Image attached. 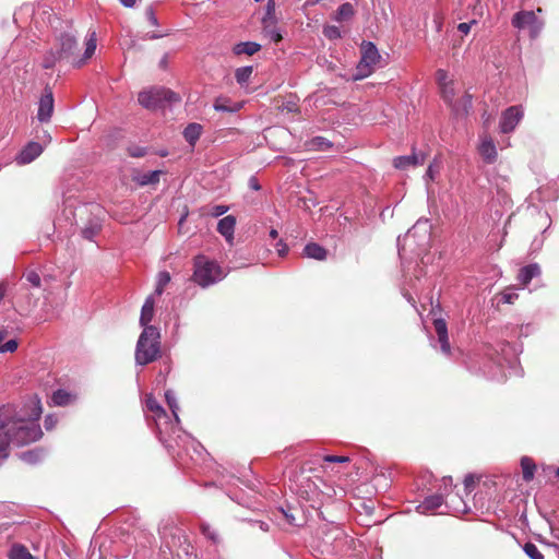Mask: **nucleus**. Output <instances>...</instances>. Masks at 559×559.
I'll use <instances>...</instances> for the list:
<instances>
[{
  "label": "nucleus",
  "instance_id": "46",
  "mask_svg": "<svg viewBox=\"0 0 559 559\" xmlns=\"http://www.w3.org/2000/svg\"><path fill=\"white\" fill-rule=\"evenodd\" d=\"M17 348L16 340H9L0 346V353H13Z\"/></svg>",
  "mask_w": 559,
  "mask_h": 559
},
{
  "label": "nucleus",
  "instance_id": "29",
  "mask_svg": "<svg viewBox=\"0 0 559 559\" xmlns=\"http://www.w3.org/2000/svg\"><path fill=\"white\" fill-rule=\"evenodd\" d=\"M355 14L354 7L349 2L341 4L336 11L334 19L338 22L349 20Z\"/></svg>",
  "mask_w": 559,
  "mask_h": 559
},
{
  "label": "nucleus",
  "instance_id": "45",
  "mask_svg": "<svg viewBox=\"0 0 559 559\" xmlns=\"http://www.w3.org/2000/svg\"><path fill=\"white\" fill-rule=\"evenodd\" d=\"M25 277H26L27 282L29 284H32V286H34V287H39L40 286L41 280H40V276H39V274L37 272L31 271V272H28L25 275Z\"/></svg>",
  "mask_w": 559,
  "mask_h": 559
},
{
  "label": "nucleus",
  "instance_id": "52",
  "mask_svg": "<svg viewBox=\"0 0 559 559\" xmlns=\"http://www.w3.org/2000/svg\"><path fill=\"white\" fill-rule=\"evenodd\" d=\"M518 298V294L513 290L511 292H504L502 294V301L506 304H512Z\"/></svg>",
  "mask_w": 559,
  "mask_h": 559
},
{
  "label": "nucleus",
  "instance_id": "14",
  "mask_svg": "<svg viewBox=\"0 0 559 559\" xmlns=\"http://www.w3.org/2000/svg\"><path fill=\"white\" fill-rule=\"evenodd\" d=\"M59 49L56 50L63 59L73 55L76 49L78 41L74 35L64 33L59 37Z\"/></svg>",
  "mask_w": 559,
  "mask_h": 559
},
{
  "label": "nucleus",
  "instance_id": "17",
  "mask_svg": "<svg viewBox=\"0 0 559 559\" xmlns=\"http://www.w3.org/2000/svg\"><path fill=\"white\" fill-rule=\"evenodd\" d=\"M242 103H234L229 98L219 96L214 100L213 108L216 111L235 114L242 108Z\"/></svg>",
  "mask_w": 559,
  "mask_h": 559
},
{
  "label": "nucleus",
  "instance_id": "3",
  "mask_svg": "<svg viewBox=\"0 0 559 559\" xmlns=\"http://www.w3.org/2000/svg\"><path fill=\"white\" fill-rule=\"evenodd\" d=\"M194 271L192 280L199 286L206 288L221 282L226 273L215 261L210 260L205 255H197L194 258Z\"/></svg>",
  "mask_w": 559,
  "mask_h": 559
},
{
  "label": "nucleus",
  "instance_id": "22",
  "mask_svg": "<svg viewBox=\"0 0 559 559\" xmlns=\"http://www.w3.org/2000/svg\"><path fill=\"white\" fill-rule=\"evenodd\" d=\"M326 250L319 243L310 242L307 243L304 248L305 257L309 259H314L318 261H323L326 258Z\"/></svg>",
  "mask_w": 559,
  "mask_h": 559
},
{
  "label": "nucleus",
  "instance_id": "51",
  "mask_svg": "<svg viewBox=\"0 0 559 559\" xmlns=\"http://www.w3.org/2000/svg\"><path fill=\"white\" fill-rule=\"evenodd\" d=\"M145 15L151 25H153V26L158 25V20L156 17L155 12L152 7L146 9Z\"/></svg>",
  "mask_w": 559,
  "mask_h": 559
},
{
  "label": "nucleus",
  "instance_id": "35",
  "mask_svg": "<svg viewBox=\"0 0 559 559\" xmlns=\"http://www.w3.org/2000/svg\"><path fill=\"white\" fill-rule=\"evenodd\" d=\"M170 282V275L168 272L166 271H163V272H159L158 275H157V281H156V287H155V294L157 296H160L164 292V288L165 286Z\"/></svg>",
  "mask_w": 559,
  "mask_h": 559
},
{
  "label": "nucleus",
  "instance_id": "42",
  "mask_svg": "<svg viewBox=\"0 0 559 559\" xmlns=\"http://www.w3.org/2000/svg\"><path fill=\"white\" fill-rule=\"evenodd\" d=\"M439 170L440 165L436 160L430 163L424 177L425 180H435L436 176L439 174Z\"/></svg>",
  "mask_w": 559,
  "mask_h": 559
},
{
  "label": "nucleus",
  "instance_id": "53",
  "mask_svg": "<svg viewBox=\"0 0 559 559\" xmlns=\"http://www.w3.org/2000/svg\"><path fill=\"white\" fill-rule=\"evenodd\" d=\"M475 23H476L475 21H472L469 23H460L457 25V29L462 34L467 35L469 33V31H471L472 25L475 24Z\"/></svg>",
  "mask_w": 559,
  "mask_h": 559
},
{
  "label": "nucleus",
  "instance_id": "61",
  "mask_svg": "<svg viewBox=\"0 0 559 559\" xmlns=\"http://www.w3.org/2000/svg\"><path fill=\"white\" fill-rule=\"evenodd\" d=\"M249 186L253 190H259L260 189V185H259L258 180L254 177L250 178Z\"/></svg>",
  "mask_w": 559,
  "mask_h": 559
},
{
  "label": "nucleus",
  "instance_id": "50",
  "mask_svg": "<svg viewBox=\"0 0 559 559\" xmlns=\"http://www.w3.org/2000/svg\"><path fill=\"white\" fill-rule=\"evenodd\" d=\"M128 153L132 157H143L146 154V148L141 146L128 147Z\"/></svg>",
  "mask_w": 559,
  "mask_h": 559
},
{
  "label": "nucleus",
  "instance_id": "20",
  "mask_svg": "<svg viewBox=\"0 0 559 559\" xmlns=\"http://www.w3.org/2000/svg\"><path fill=\"white\" fill-rule=\"evenodd\" d=\"M261 49V45L255 41H241L237 43L233 47V52L236 56L248 55L252 56Z\"/></svg>",
  "mask_w": 559,
  "mask_h": 559
},
{
  "label": "nucleus",
  "instance_id": "27",
  "mask_svg": "<svg viewBox=\"0 0 559 559\" xmlns=\"http://www.w3.org/2000/svg\"><path fill=\"white\" fill-rule=\"evenodd\" d=\"M307 146L312 151L325 152L333 146V143L323 136H314L307 143Z\"/></svg>",
  "mask_w": 559,
  "mask_h": 559
},
{
  "label": "nucleus",
  "instance_id": "63",
  "mask_svg": "<svg viewBox=\"0 0 559 559\" xmlns=\"http://www.w3.org/2000/svg\"><path fill=\"white\" fill-rule=\"evenodd\" d=\"M5 335H7V332H5V331H0V343H2V341H3V340H4V337H5ZM1 345H2V344H0V346H1Z\"/></svg>",
  "mask_w": 559,
  "mask_h": 559
},
{
  "label": "nucleus",
  "instance_id": "38",
  "mask_svg": "<svg viewBox=\"0 0 559 559\" xmlns=\"http://www.w3.org/2000/svg\"><path fill=\"white\" fill-rule=\"evenodd\" d=\"M99 230L100 224L90 223L82 229V236L87 240H93V238L99 233Z\"/></svg>",
  "mask_w": 559,
  "mask_h": 559
},
{
  "label": "nucleus",
  "instance_id": "44",
  "mask_svg": "<svg viewBox=\"0 0 559 559\" xmlns=\"http://www.w3.org/2000/svg\"><path fill=\"white\" fill-rule=\"evenodd\" d=\"M478 481V477L469 474L464 478V488L467 493L472 492L476 487V483Z\"/></svg>",
  "mask_w": 559,
  "mask_h": 559
},
{
  "label": "nucleus",
  "instance_id": "5",
  "mask_svg": "<svg viewBox=\"0 0 559 559\" xmlns=\"http://www.w3.org/2000/svg\"><path fill=\"white\" fill-rule=\"evenodd\" d=\"M179 100V95L166 87H151L138 95L139 104L146 109H157L165 103H177Z\"/></svg>",
  "mask_w": 559,
  "mask_h": 559
},
{
  "label": "nucleus",
  "instance_id": "62",
  "mask_svg": "<svg viewBox=\"0 0 559 559\" xmlns=\"http://www.w3.org/2000/svg\"><path fill=\"white\" fill-rule=\"evenodd\" d=\"M277 236H278V233H277V230H276V229H274V228H273V229H271V230H270V237H271L272 239H276V238H277Z\"/></svg>",
  "mask_w": 559,
  "mask_h": 559
},
{
  "label": "nucleus",
  "instance_id": "12",
  "mask_svg": "<svg viewBox=\"0 0 559 559\" xmlns=\"http://www.w3.org/2000/svg\"><path fill=\"white\" fill-rule=\"evenodd\" d=\"M433 328L438 336V343L440 345V352L445 355L450 356L451 354V346L449 343V336H448V326L443 319H436L433 320Z\"/></svg>",
  "mask_w": 559,
  "mask_h": 559
},
{
  "label": "nucleus",
  "instance_id": "4",
  "mask_svg": "<svg viewBox=\"0 0 559 559\" xmlns=\"http://www.w3.org/2000/svg\"><path fill=\"white\" fill-rule=\"evenodd\" d=\"M360 60L353 75L354 81H360L370 76L381 60L379 50L372 41L364 40L360 45Z\"/></svg>",
  "mask_w": 559,
  "mask_h": 559
},
{
  "label": "nucleus",
  "instance_id": "13",
  "mask_svg": "<svg viewBox=\"0 0 559 559\" xmlns=\"http://www.w3.org/2000/svg\"><path fill=\"white\" fill-rule=\"evenodd\" d=\"M478 152L487 164H492L497 159V148L490 136H484L478 146Z\"/></svg>",
  "mask_w": 559,
  "mask_h": 559
},
{
  "label": "nucleus",
  "instance_id": "56",
  "mask_svg": "<svg viewBox=\"0 0 559 559\" xmlns=\"http://www.w3.org/2000/svg\"><path fill=\"white\" fill-rule=\"evenodd\" d=\"M511 348V345L509 343H503L501 347V358H498L497 362L499 365H502V360H508L507 358V352Z\"/></svg>",
  "mask_w": 559,
  "mask_h": 559
},
{
  "label": "nucleus",
  "instance_id": "49",
  "mask_svg": "<svg viewBox=\"0 0 559 559\" xmlns=\"http://www.w3.org/2000/svg\"><path fill=\"white\" fill-rule=\"evenodd\" d=\"M227 211H228V206L227 205L217 204V205H214L211 209L210 214L213 217H219V216L224 215Z\"/></svg>",
  "mask_w": 559,
  "mask_h": 559
},
{
  "label": "nucleus",
  "instance_id": "11",
  "mask_svg": "<svg viewBox=\"0 0 559 559\" xmlns=\"http://www.w3.org/2000/svg\"><path fill=\"white\" fill-rule=\"evenodd\" d=\"M426 155L424 153H416L413 151L411 155L397 156L393 159V165L396 169L406 170L409 167L424 164Z\"/></svg>",
  "mask_w": 559,
  "mask_h": 559
},
{
  "label": "nucleus",
  "instance_id": "64",
  "mask_svg": "<svg viewBox=\"0 0 559 559\" xmlns=\"http://www.w3.org/2000/svg\"><path fill=\"white\" fill-rule=\"evenodd\" d=\"M44 139L45 143H49L51 141V136L48 133H45Z\"/></svg>",
  "mask_w": 559,
  "mask_h": 559
},
{
  "label": "nucleus",
  "instance_id": "7",
  "mask_svg": "<svg viewBox=\"0 0 559 559\" xmlns=\"http://www.w3.org/2000/svg\"><path fill=\"white\" fill-rule=\"evenodd\" d=\"M524 117V109L521 105L510 106L502 111L499 130L501 133L508 134L515 130L518 124Z\"/></svg>",
  "mask_w": 559,
  "mask_h": 559
},
{
  "label": "nucleus",
  "instance_id": "1",
  "mask_svg": "<svg viewBox=\"0 0 559 559\" xmlns=\"http://www.w3.org/2000/svg\"><path fill=\"white\" fill-rule=\"evenodd\" d=\"M43 437L37 421H0V460L5 459L11 443L22 447Z\"/></svg>",
  "mask_w": 559,
  "mask_h": 559
},
{
  "label": "nucleus",
  "instance_id": "18",
  "mask_svg": "<svg viewBox=\"0 0 559 559\" xmlns=\"http://www.w3.org/2000/svg\"><path fill=\"white\" fill-rule=\"evenodd\" d=\"M539 275V265L537 263H531L520 269L518 280L523 286H526L534 277Z\"/></svg>",
  "mask_w": 559,
  "mask_h": 559
},
{
  "label": "nucleus",
  "instance_id": "47",
  "mask_svg": "<svg viewBox=\"0 0 559 559\" xmlns=\"http://www.w3.org/2000/svg\"><path fill=\"white\" fill-rule=\"evenodd\" d=\"M323 462L328 463H349L350 457L349 456H334V455H326L322 457Z\"/></svg>",
  "mask_w": 559,
  "mask_h": 559
},
{
  "label": "nucleus",
  "instance_id": "15",
  "mask_svg": "<svg viewBox=\"0 0 559 559\" xmlns=\"http://www.w3.org/2000/svg\"><path fill=\"white\" fill-rule=\"evenodd\" d=\"M473 97L471 94L465 93L459 100L454 99V103L450 106L453 115L456 118L466 117L472 109Z\"/></svg>",
  "mask_w": 559,
  "mask_h": 559
},
{
  "label": "nucleus",
  "instance_id": "9",
  "mask_svg": "<svg viewBox=\"0 0 559 559\" xmlns=\"http://www.w3.org/2000/svg\"><path fill=\"white\" fill-rule=\"evenodd\" d=\"M55 100L52 91L49 87H46L44 94L39 98L38 109H37V119L39 122L45 123L50 121L51 116L53 114Z\"/></svg>",
  "mask_w": 559,
  "mask_h": 559
},
{
  "label": "nucleus",
  "instance_id": "39",
  "mask_svg": "<svg viewBox=\"0 0 559 559\" xmlns=\"http://www.w3.org/2000/svg\"><path fill=\"white\" fill-rule=\"evenodd\" d=\"M523 550L531 559H545L542 551L531 542L524 544Z\"/></svg>",
  "mask_w": 559,
  "mask_h": 559
},
{
  "label": "nucleus",
  "instance_id": "33",
  "mask_svg": "<svg viewBox=\"0 0 559 559\" xmlns=\"http://www.w3.org/2000/svg\"><path fill=\"white\" fill-rule=\"evenodd\" d=\"M165 399H166L168 407L170 408V411L173 413L174 419H179V414H178L179 405L177 403L176 394L173 391L168 390L165 393Z\"/></svg>",
  "mask_w": 559,
  "mask_h": 559
},
{
  "label": "nucleus",
  "instance_id": "37",
  "mask_svg": "<svg viewBox=\"0 0 559 559\" xmlns=\"http://www.w3.org/2000/svg\"><path fill=\"white\" fill-rule=\"evenodd\" d=\"M443 503V498L441 496H431L429 498H425L421 508L425 510H435L441 507Z\"/></svg>",
  "mask_w": 559,
  "mask_h": 559
},
{
  "label": "nucleus",
  "instance_id": "30",
  "mask_svg": "<svg viewBox=\"0 0 559 559\" xmlns=\"http://www.w3.org/2000/svg\"><path fill=\"white\" fill-rule=\"evenodd\" d=\"M253 72L251 66L240 67L235 71V79L239 85H245L249 82Z\"/></svg>",
  "mask_w": 559,
  "mask_h": 559
},
{
  "label": "nucleus",
  "instance_id": "26",
  "mask_svg": "<svg viewBox=\"0 0 559 559\" xmlns=\"http://www.w3.org/2000/svg\"><path fill=\"white\" fill-rule=\"evenodd\" d=\"M96 41H97L96 32H94V31L90 32L87 34L86 41H85V51L83 55V59L80 60L79 66L83 64L86 60L92 58V56L95 53L96 46H97Z\"/></svg>",
  "mask_w": 559,
  "mask_h": 559
},
{
  "label": "nucleus",
  "instance_id": "58",
  "mask_svg": "<svg viewBox=\"0 0 559 559\" xmlns=\"http://www.w3.org/2000/svg\"><path fill=\"white\" fill-rule=\"evenodd\" d=\"M168 35L167 33L165 34H162V33H148L146 34L145 38L147 39H158V38H162L164 36Z\"/></svg>",
  "mask_w": 559,
  "mask_h": 559
},
{
  "label": "nucleus",
  "instance_id": "48",
  "mask_svg": "<svg viewBox=\"0 0 559 559\" xmlns=\"http://www.w3.org/2000/svg\"><path fill=\"white\" fill-rule=\"evenodd\" d=\"M264 31L267 32L272 40L280 41L282 39V34L280 29L276 27V24L271 25L269 28H264Z\"/></svg>",
  "mask_w": 559,
  "mask_h": 559
},
{
  "label": "nucleus",
  "instance_id": "40",
  "mask_svg": "<svg viewBox=\"0 0 559 559\" xmlns=\"http://www.w3.org/2000/svg\"><path fill=\"white\" fill-rule=\"evenodd\" d=\"M323 34L326 38H329L331 40H335V39H338L342 37V32H341L340 27H337L335 25H326L323 28Z\"/></svg>",
  "mask_w": 559,
  "mask_h": 559
},
{
  "label": "nucleus",
  "instance_id": "8",
  "mask_svg": "<svg viewBox=\"0 0 559 559\" xmlns=\"http://www.w3.org/2000/svg\"><path fill=\"white\" fill-rule=\"evenodd\" d=\"M419 229H423L425 233V240H428V225L427 222L421 223L418 221L411 229L407 230L403 239L401 237L397 238V249H399V255L401 259H403L406 247H411L413 243H416L415 237Z\"/></svg>",
  "mask_w": 559,
  "mask_h": 559
},
{
  "label": "nucleus",
  "instance_id": "2",
  "mask_svg": "<svg viewBox=\"0 0 559 559\" xmlns=\"http://www.w3.org/2000/svg\"><path fill=\"white\" fill-rule=\"evenodd\" d=\"M160 333L156 326H145L139 336L135 347V362L145 366L159 356Z\"/></svg>",
  "mask_w": 559,
  "mask_h": 559
},
{
  "label": "nucleus",
  "instance_id": "24",
  "mask_svg": "<svg viewBox=\"0 0 559 559\" xmlns=\"http://www.w3.org/2000/svg\"><path fill=\"white\" fill-rule=\"evenodd\" d=\"M202 130L200 123H189L183 130V138L191 146H194L202 134Z\"/></svg>",
  "mask_w": 559,
  "mask_h": 559
},
{
  "label": "nucleus",
  "instance_id": "43",
  "mask_svg": "<svg viewBox=\"0 0 559 559\" xmlns=\"http://www.w3.org/2000/svg\"><path fill=\"white\" fill-rule=\"evenodd\" d=\"M436 80L438 82V85L439 87L441 88L442 86L444 85H448L450 84L451 82H453L452 80L449 79L448 76V72L443 69H439L437 72H436Z\"/></svg>",
  "mask_w": 559,
  "mask_h": 559
},
{
  "label": "nucleus",
  "instance_id": "21",
  "mask_svg": "<svg viewBox=\"0 0 559 559\" xmlns=\"http://www.w3.org/2000/svg\"><path fill=\"white\" fill-rule=\"evenodd\" d=\"M75 396L63 389H58L52 392L50 403L55 406H67L74 401Z\"/></svg>",
  "mask_w": 559,
  "mask_h": 559
},
{
  "label": "nucleus",
  "instance_id": "60",
  "mask_svg": "<svg viewBox=\"0 0 559 559\" xmlns=\"http://www.w3.org/2000/svg\"><path fill=\"white\" fill-rule=\"evenodd\" d=\"M126 8H133L136 3V0H118Z\"/></svg>",
  "mask_w": 559,
  "mask_h": 559
},
{
  "label": "nucleus",
  "instance_id": "31",
  "mask_svg": "<svg viewBox=\"0 0 559 559\" xmlns=\"http://www.w3.org/2000/svg\"><path fill=\"white\" fill-rule=\"evenodd\" d=\"M10 559H34L27 548L22 545H15L11 548Z\"/></svg>",
  "mask_w": 559,
  "mask_h": 559
},
{
  "label": "nucleus",
  "instance_id": "32",
  "mask_svg": "<svg viewBox=\"0 0 559 559\" xmlns=\"http://www.w3.org/2000/svg\"><path fill=\"white\" fill-rule=\"evenodd\" d=\"M145 407L147 411L153 412L157 416L165 414V409L160 406V404L157 402V400L152 394L146 396Z\"/></svg>",
  "mask_w": 559,
  "mask_h": 559
},
{
  "label": "nucleus",
  "instance_id": "57",
  "mask_svg": "<svg viewBox=\"0 0 559 559\" xmlns=\"http://www.w3.org/2000/svg\"><path fill=\"white\" fill-rule=\"evenodd\" d=\"M32 404L34 406V411H36V413L34 414L35 415L34 419H39V417L41 415L40 401L38 399H36V400L32 401Z\"/></svg>",
  "mask_w": 559,
  "mask_h": 559
},
{
  "label": "nucleus",
  "instance_id": "41",
  "mask_svg": "<svg viewBox=\"0 0 559 559\" xmlns=\"http://www.w3.org/2000/svg\"><path fill=\"white\" fill-rule=\"evenodd\" d=\"M201 530H202V533L203 535L205 536V538L210 539L211 542H213L214 544H217L219 538H218V534L216 533L215 530H213L212 527H210V525L207 524H202L201 525Z\"/></svg>",
  "mask_w": 559,
  "mask_h": 559
},
{
  "label": "nucleus",
  "instance_id": "23",
  "mask_svg": "<svg viewBox=\"0 0 559 559\" xmlns=\"http://www.w3.org/2000/svg\"><path fill=\"white\" fill-rule=\"evenodd\" d=\"M160 174V170H152L143 174H138L133 176V181H135L141 187L156 185L159 182Z\"/></svg>",
  "mask_w": 559,
  "mask_h": 559
},
{
  "label": "nucleus",
  "instance_id": "34",
  "mask_svg": "<svg viewBox=\"0 0 559 559\" xmlns=\"http://www.w3.org/2000/svg\"><path fill=\"white\" fill-rule=\"evenodd\" d=\"M441 91V97L442 99L449 105L451 106L453 103H454V97H455V88H454V83L451 82L450 84L448 85H444L440 88Z\"/></svg>",
  "mask_w": 559,
  "mask_h": 559
},
{
  "label": "nucleus",
  "instance_id": "19",
  "mask_svg": "<svg viewBox=\"0 0 559 559\" xmlns=\"http://www.w3.org/2000/svg\"><path fill=\"white\" fill-rule=\"evenodd\" d=\"M154 306H155L154 297L148 296L145 299V301L142 306V309H141L140 325L143 329H145V326H151L150 322L152 321L153 316H154Z\"/></svg>",
  "mask_w": 559,
  "mask_h": 559
},
{
  "label": "nucleus",
  "instance_id": "54",
  "mask_svg": "<svg viewBox=\"0 0 559 559\" xmlns=\"http://www.w3.org/2000/svg\"><path fill=\"white\" fill-rule=\"evenodd\" d=\"M276 250L278 255L284 257L288 252V247L283 240H280L276 243Z\"/></svg>",
  "mask_w": 559,
  "mask_h": 559
},
{
  "label": "nucleus",
  "instance_id": "10",
  "mask_svg": "<svg viewBox=\"0 0 559 559\" xmlns=\"http://www.w3.org/2000/svg\"><path fill=\"white\" fill-rule=\"evenodd\" d=\"M44 151V146L35 141L28 142L16 155L17 165H26L35 160Z\"/></svg>",
  "mask_w": 559,
  "mask_h": 559
},
{
  "label": "nucleus",
  "instance_id": "36",
  "mask_svg": "<svg viewBox=\"0 0 559 559\" xmlns=\"http://www.w3.org/2000/svg\"><path fill=\"white\" fill-rule=\"evenodd\" d=\"M61 59L63 58L57 51L50 50L44 57L43 68L51 69Z\"/></svg>",
  "mask_w": 559,
  "mask_h": 559
},
{
  "label": "nucleus",
  "instance_id": "25",
  "mask_svg": "<svg viewBox=\"0 0 559 559\" xmlns=\"http://www.w3.org/2000/svg\"><path fill=\"white\" fill-rule=\"evenodd\" d=\"M521 468H522V475L523 479L528 483L534 478L536 465L532 457L530 456H522L521 459Z\"/></svg>",
  "mask_w": 559,
  "mask_h": 559
},
{
  "label": "nucleus",
  "instance_id": "59",
  "mask_svg": "<svg viewBox=\"0 0 559 559\" xmlns=\"http://www.w3.org/2000/svg\"><path fill=\"white\" fill-rule=\"evenodd\" d=\"M167 67H168V55L165 53L162 57V59L159 60V68L165 70V69H167Z\"/></svg>",
  "mask_w": 559,
  "mask_h": 559
},
{
  "label": "nucleus",
  "instance_id": "28",
  "mask_svg": "<svg viewBox=\"0 0 559 559\" xmlns=\"http://www.w3.org/2000/svg\"><path fill=\"white\" fill-rule=\"evenodd\" d=\"M263 28H269L271 25L276 24L275 19V2L269 0L265 8L264 16L262 17Z\"/></svg>",
  "mask_w": 559,
  "mask_h": 559
},
{
  "label": "nucleus",
  "instance_id": "6",
  "mask_svg": "<svg viewBox=\"0 0 559 559\" xmlns=\"http://www.w3.org/2000/svg\"><path fill=\"white\" fill-rule=\"evenodd\" d=\"M511 24L519 31L528 29L531 38L535 39L539 36L544 22L539 20L534 11H519L511 20Z\"/></svg>",
  "mask_w": 559,
  "mask_h": 559
},
{
  "label": "nucleus",
  "instance_id": "16",
  "mask_svg": "<svg viewBox=\"0 0 559 559\" xmlns=\"http://www.w3.org/2000/svg\"><path fill=\"white\" fill-rule=\"evenodd\" d=\"M235 226L236 217L227 215L218 221L217 231L226 239V241L231 242L234 239Z\"/></svg>",
  "mask_w": 559,
  "mask_h": 559
},
{
  "label": "nucleus",
  "instance_id": "55",
  "mask_svg": "<svg viewBox=\"0 0 559 559\" xmlns=\"http://www.w3.org/2000/svg\"><path fill=\"white\" fill-rule=\"evenodd\" d=\"M0 419H15L14 416L10 413V407H0Z\"/></svg>",
  "mask_w": 559,
  "mask_h": 559
}]
</instances>
